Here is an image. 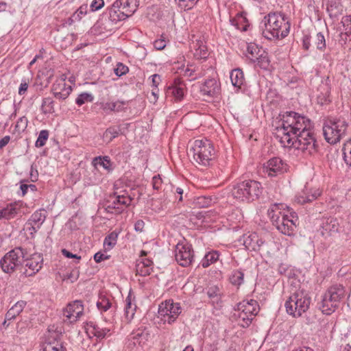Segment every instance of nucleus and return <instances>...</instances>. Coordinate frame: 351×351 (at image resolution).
<instances>
[{"mask_svg":"<svg viewBox=\"0 0 351 351\" xmlns=\"http://www.w3.org/2000/svg\"><path fill=\"white\" fill-rule=\"evenodd\" d=\"M281 116L282 124L276 127L274 132L281 145H289L291 136L313 129V123L308 117L295 112L287 111Z\"/></svg>","mask_w":351,"mask_h":351,"instance_id":"obj_1","label":"nucleus"},{"mask_svg":"<svg viewBox=\"0 0 351 351\" xmlns=\"http://www.w3.org/2000/svg\"><path fill=\"white\" fill-rule=\"evenodd\" d=\"M267 215L272 224L281 233L288 236L293 234L298 221V217L295 212L285 211L283 204H275L268 209Z\"/></svg>","mask_w":351,"mask_h":351,"instance_id":"obj_2","label":"nucleus"},{"mask_svg":"<svg viewBox=\"0 0 351 351\" xmlns=\"http://www.w3.org/2000/svg\"><path fill=\"white\" fill-rule=\"evenodd\" d=\"M263 34L268 40L284 38L289 33L291 23L286 14L271 12L264 17Z\"/></svg>","mask_w":351,"mask_h":351,"instance_id":"obj_3","label":"nucleus"},{"mask_svg":"<svg viewBox=\"0 0 351 351\" xmlns=\"http://www.w3.org/2000/svg\"><path fill=\"white\" fill-rule=\"evenodd\" d=\"M348 122L341 117H329L324 120L323 134L330 144H336L347 135Z\"/></svg>","mask_w":351,"mask_h":351,"instance_id":"obj_4","label":"nucleus"},{"mask_svg":"<svg viewBox=\"0 0 351 351\" xmlns=\"http://www.w3.org/2000/svg\"><path fill=\"white\" fill-rule=\"evenodd\" d=\"M284 147L294 148L305 156H311L318 151V144L313 129L306 130L302 133L291 137L289 145H281Z\"/></svg>","mask_w":351,"mask_h":351,"instance_id":"obj_5","label":"nucleus"},{"mask_svg":"<svg viewBox=\"0 0 351 351\" xmlns=\"http://www.w3.org/2000/svg\"><path fill=\"white\" fill-rule=\"evenodd\" d=\"M262 190L260 182L248 180L234 184L231 190V195L239 202H250L258 199Z\"/></svg>","mask_w":351,"mask_h":351,"instance_id":"obj_6","label":"nucleus"},{"mask_svg":"<svg viewBox=\"0 0 351 351\" xmlns=\"http://www.w3.org/2000/svg\"><path fill=\"white\" fill-rule=\"evenodd\" d=\"M190 152L195 162L204 167L210 166L215 159V150L213 144L206 138L195 140Z\"/></svg>","mask_w":351,"mask_h":351,"instance_id":"obj_7","label":"nucleus"},{"mask_svg":"<svg viewBox=\"0 0 351 351\" xmlns=\"http://www.w3.org/2000/svg\"><path fill=\"white\" fill-rule=\"evenodd\" d=\"M311 298L304 290L292 293L286 301L285 306L287 313L293 317H299L309 308Z\"/></svg>","mask_w":351,"mask_h":351,"instance_id":"obj_8","label":"nucleus"},{"mask_svg":"<svg viewBox=\"0 0 351 351\" xmlns=\"http://www.w3.org/2000/svg\"><path fill=\"white\" fill-rule=\"evenodd\" d=\"M27 256V250L21 247H17L6 253L0 261L2 270L7 274L23 269L25 258Z\"/></svg>","mask_w":351,"mask_h":351,"instance_id":"obj_9","label":"nucleus"},{"mask_svg":"<svg viewBox=\"0 0 351 351\" xmlns=\"http://www.w3.org/2000/svg\"><path fill=\"white\" fill-rule=\"evenodd\" d=\"M132 200V198L125 193L118 194L117 192H114L106 200L104 208L107 213L120 214L131 204Z\"/></svg>","mask_w":351,"mask_h":351,"instance_id":"obj_10","label":"nucleus"},{"mask_svg":"<svg viewBox=\"0 0 351 351\" xmlns=\"http://www.w3.org/2000/svg\"><path fill=\"white\" fill-rule=\"evenodd\" d=\"M182 313L180 303L168 300L159 305L158 314L164 323L172 324Z\"/></svg>","mask_w":351,"mask_h":351,"instance_id":"obj_11","label":"nucleus"},{"mask_svg":"<svg viewBox=\"0 0 351 351\" xmlns=\"http://www.w3.org/2000/svg\"><path fill=\"white\" fill-rule=\"evenodd\" d=\"M175 257L177 263L182 267H189L193 261L194 252L192 246L189 244L178 243L175 249Z\"/></svg>","mask_w":351,"mask_h":351,"instance_id":"obj_12","label":"nucleus"},{"mask_svg":"<svg viewBox=\"0 0 351 351\" xmlns=\"http://www.w3.org/2000/svg\"><path fill=\"white\" fill-rule=\"evenodd\" d=\"M43 258L40 254H34L29 258L26 256L23 264V269L21 273L25 276H32L38 272L43 267Z\"/></svg>","mask_w":351,"mask_h":351,"instance_id":"obj_13","label":"nucleus"},{"mask_svg":"<svg viewBox=\"0 0 351 351\" xmlns=\"http://www.w3.org/2000/svg\"><path fill=\"white\" fill-rule=\"evenodd\" d=\"M84 306L81 300H75L69 303L63 310V316L66 317L64 322L71 324L76 322L78 319L83 315Z\"/></svg>","mask_w":351,"mask_h":351,"instance_id":"obj_14","label":"nucleus"},{"mask_svg":"<svg viewBox=\"0 0 351 351\" xmlns=\"http://www.w3.org/2000/svg\"><path fill=\"white\" fill-rule=\"evenodd\" d=\"M264 168L269 176L275 177L286 172L287 165L281 158L274 157L267 162Z\"/></svg>","mask_w":351,"mask_h":351,"instance_id":"obj_15","label":"nucleus"},{"mask_svg":"<svg viewBox=\"0 0 351 351\" xmlns=\"http://www.w3.org/2000/svg\"><path fill=\"white\" fill-rule=\"evenodd\" d=\"M24 214L23 202H14L0 210V219L10 220L18 216L22 217Z\"/></svg>","mask_w":351,"mask_h":351,"instance_id":"obj_16","label":"nucleus"},{"mask_svg":"<svg viewBox=\"0 0 351 351\" xmlns=\"http://www.w3.org/2000/svg\"><path fill=\"white\" fill-rule=\"evenodd\" d=\"M71 86L67 85L64 79L56 81L51 87V92L53 96L60 100L66 99L71 94Z\"/></svg>","mask_w":351,"mask_h":351,"instance_id":"obj_17","label":"nucleus"},{"mask_svg":"<svg viewBox=\"0 0 351 351\" xmlns=\"http://www.w3.org/2000/svg\"><path fill=\"white\" fill-rule=\"evenodd\" d=\"M339 223L337 219L328 217L324 219L321 225V234L325 238L332 236L339 232Z\"/></svg>","mask_w":351,"mask_h":351,"instance_id":"obj_18","label":"nucleus"},{"mask_svg":"<svg viewBox=\"0 0 351 351\" xmlns=\"http://www.w3.org/2000/svg\"><path fill=\"white\" fill-rule=\"evenodd\" d=\"M317 103L320 106L328 105L331 102L330 86L326 82L319 85L316 95Z\"/></svg>","mask_w":351,"mask_h":351,"instance_id":"obj_19","label":"nucleus"},{"mask_svg":"<svg viewBox=\"0 0 351 351\" xmlns=\"http://www.w3.org/2000/svg\"><path fill=\"white\" fill-rule=\"evenodd\" d=\"M203 95L215 97L219 93L220 84L215 78L206 80L200 88Z\"/></svg>","mask_w":351,"mask_h":351,"instance_id":"obj_20","label":"nucleus"},{"mask_svg":"<svg viewBox=\"0 0 351 351\" xmlns=\"http://www.w3.org/2000/svg\"><path fill=\"white\" fill-rule=\"evenodd\" d=\"M265 243V241L259 238L258 235L255 232L244 237L243 245L249 250L259 251Z\"/></svg>","mask_w":351,"mask_h":351,"instance_id":"obj_21","label":"nucleus"},{"mask_svg":"<svg viewBox=\"0 0 351 351\" xmlns=\"http://www.w3.org/2000/svg\"><path fill=\"white\" fill-rule=\"evenodd\" d=\"M258 308V303L256 300L252 299L250 300H243L237 304L239 311H243L252 317L257 315Z\"/></svg>","mask_w":351,"mask_h":351,"instance_id":"obj_22","label":"nucleus"},{"mask_svg":"<svg viewBox=\"0 0 351 351\" xmlns=\"http://www.w3.org/2000/svg\"><path fill=\"white\" fill-rule=\"evenodd\" d=\"M320 195L318 189H309L307 187L295 196V202L300 204L311 202Z\"/></svg>","mask_w":351,"mask_h":351,"instance_id":"obj_23","label":"nucleus"},{"mask_svg":"<svg viewBox=\"0 0 351 351\" xmlns=\"http://www.w3.org/2000/svg\"><path fill=\"white\" fill-rule=\"evenodd\" d=\"M119 7L121 10L128 15L131 16L137 10L138 7V0H116L114 1V8Z\"/></svg>","mask_w":351,"mask_h":351,"instance_id":"obj_24","label":"nucleus"},{"mask_svg":"<svg viewBox=\"0 0 351 351\" xmlns=\"http://www.w3.org/2000/svg\"><path fill=\"white\" fill-rule=\"evenodd\" d=\"M153 262L146 258L138 259L136 264V274L141 276H149L152 271Z\"/></svg>","mask_w":351,"mask_h":351,"instance_id":"obj_25","label":"nucleus"},{"mask_svg":"<svg viewBox=\"0 0 351 351\" xmlns=\"http://www.w3.org/2000/svg\"><path fill=\"white\" fill-rule=\"evenodd\" d=\"M339 306V304L337 302H333V299L328 297L325 293L322 297L319 309L324 314L331 315Z\"/></svg>","mask_w":351,"mask_h":351,"instance_id":"obj_26","label":"nucleus"},{"mask_svg":"<svg viewBox=\"0 0 351 351\" xmlns=\"http://www.w3.org/2000/svg\"><path fill=\"white\" fill-rule=\"evenodd\" d=\"M184 84H183L180 79H176L174 81V84L169 86L167 90V93L171 95L176 101H181L184 95Z\"/></svg>","mask_w":351,"mask_h":351,"instance_id":"obj_27","label":"nucleus"},{"mask_svg":"<svg viewBox=\"0 0 351 351\" xmlns=\"http://www.w3.org/2000/svg\"><path fill=\"white\" fill-rule=\"evenodd\" d=\"M345 289L343 285H335L330 287L326 293L328 297H330L332 300L333 299V302H337L339 304V302L345 295Z\"/></svg>","mask_w":351,"mask_h":351,"instance_id":"obj_28","label":"nucleus"},{"mask_svg":"<svg viewBox=\"0 0 351 351\" xmlns=\"http://www.w3.org/2000/svg\"><path fill=\"white\" fill-rule=\"evenodd\" d=\"M136 309V304L132 302V294L130 292L125 298V306L124 308V315L127 322H130L134 318Z\"/></svg>","mask_w":351,"mask_h":351,"instance_id":"obj_29","label":"nucleus"},{"mask_svg":"<svg viewBox=\"0 0 351 351\" xmlns=\"http://www.w3.org/2000/svg\"><path fill=\"white\" fill-rule=\"evenodd\" d=\"M108 14L109 19L114 23H117V22L128 18V15H126L119 7L114 8V2L111 7L108 8Z\"/></svg>","mask_w":351,"mask_h":351,"instance_id":"obj_30","label":"nucleus"},{"mask_svg":"<svg viewBox=\"0 0 351 351\" xmlns=\"http://www.w3.org/2000/svg\"><path fill=\"white\" fill-rule=\"evenodd\" d=\"M126 104V102L124 101L117 100L114 102H106L103 104L101 106V108L106 113H109L111 112H119L124 111L125 108L124 106Z\"/></svg>","mask_w":351,"mask_h":351,"instance_id":"obj_31","label":"nucleus"},{"mask_svg":"<svg viewBox=\"0 0 351 351\" xmlns=\"http://www.w3.org/2000/svg\"><path fill=\"white\" fill-rule=\"evenodd\" d=\"M47 217V212L45 209H39L35 211L27 222V225H38L41 226Z\"/></svg>","mask_w":351,"mask_h":351,"instance_id":"obj_32","label":"nucleus"},{"mask_svg":"<svg viewBox=\"0 0 351 351\" xmlns=\"http://www.w3.org/2000/svg\"><path fill=\"white\" fill-rule=\"evenodd\" d=\"M26 302L24 301L17 302L12 308H10L5 314V320L3 324H5L6 320H12L19 315L23 310Z\"/></svg>","mask_w":351,"mask_h":351,"instance_id":"obj_33","label":"nucleus"},{"mask_svg":"<svg viewBox=\"0 0 351 351\" xmlns=\"http://www.w3.org/2000/svg\"><path fill=\"white\" fill-rule=\"evenodd\" d=\"M202 69L193 64L188 65L187 68L184 71L183 75L190 77V80H194L204 76Z\"/></svg>","mask_w":351,"mask_h":351,"instance_id":"obj_34","label":"nucleus"},{"mask_svg":"<svg viewBox=\"0 0 351 351\" xmlns=\"http://www.w3.org/2000/svg\"><path fill=\"white\" fill-rule=\"evenodd\" d=\"M92 163L95 167L97 165L103 167L108 172L113 170L112 163L108 156L95 157L93 158Z\"/></svg>","mask_w":351,"mask_h":351,"instance_id":"obj_35","label":"nucleus"},{"mask_svg":"<svg viewBox=\"0 0 351 351\" xmlns=\"http://www.w3.org/2000/svg\"><path fill=\"white\" fill-rule=\"evenodd\" d=\"M232 84L234 87L240 88L244 82V75L241 69H233L230 74Z\"/></svg>","mask_w":351,"mask_h":351,"instance_id":"obj_36","label":"nucleus"},{"mask_svg":"<svg viewBox=\"0 0 351 351\" xmlns=\"http://www.w3.org/2000/svg\"><path fill=\"white\" fill-rule=\"evenodd\" d=\"M219 253L218 251L213 250L205 254L204 258L201 261V265L204 268H206L210 266L211 264L215 263L217 261L219 260Z\"/></svg>","mask_w":351,"mask_h":351,"instance_id":"obj_37","label":"nucleus"},{"mask_svg":"<svg viewBox=\"0 0 351 351\" xmlns=\"http://www.w3.org/2000/svg\"><path fill=\"white\" fill-rule=\"evenodd\" d=\"M327 11L330 17L337 16L342 11L341 0H328Z\"/></svg>","mask_w":351,"mask_h":351,"instance_id":"obj_38","label":"nucleus"},{"mask_svg":"<svg viewBox=\"0 0 351 351\" xmlns=\"http://www.w3.org/2000/svg\"><path fill=\"white\" fill-rule=\"evenodd\" d=\"M263 51L262 49L259 48L257 45L254 43H250L247 47V58L252 62H256V59Z\"/></svg>","mask_w":351,"mask_h":351,"instance_id":"obj_39","label":"nucleus"},{"mask_svg":"<svg viewBox=\"0 0 351 351\" xmlns=\"http://www.w3.org/2000/svg\"><path fill=\"white\" fill-rule=\"evenodd\" d=\"M230 23L232 25L236 27L237 29L242 32L247 31V27L249 26L248 21L242 15H239L236 18L231 19Z\"/></svg>","mask_w":351,"mask_h":351,"instance_id":"obj_40","label":"nucleus"},{"mask_svg":"<svg viewBox=\"0 0 351 351\" xmlns=\"http://www.w3.org/2000/svg\"><path fill=\"white\" fill-rule=\"evenodd\" d=\"M43 351H66L62 343L57 339L46 341Z\"/></svg>","mask_w":351,"mask_h":351,"instance_id":"obj_41","label":"nucleus"},{"mask_svg":"<svg viewBox=\"0 0 351 351\" xmlns=\"http://www.w3.org/2000/svg\"><path fill=\"white\" fill-rule=\"evenodd\" d=\"M88 326L93 328V334L94 336L99 339L106 338L108 333L110 332V329L107 328H100L97 324L92 322L88 323Z\"/></svg>","mask_w":351,"mask_h":351,"instance_id":"obj_42","label":"nucleus"},{"mask_svg":"<svg viewBox=\"0 0 351 351\" xmlns=\"http://www.w3.org/2000/svg\"><path fill=\"white\" fill-rule=\"evenodd\" d=\"M229 281L232 285L239 287L244 281L243 272L240 269L233 270L230 275Z\"/></svg>","mask_w":351,"mask_h":351,"instance_id":"obj_43","label":"nucleus"},{"mask_svg":"<svg viewBox=\"0 0 351 351\" xmlns=\"http://www.w3.org/2000/svg\"><path fill=\"white\" fill-rule=\"evenodd\" d=\"M256 65L262 69L268 70L270 65V60L267 53L263 51L261 55L256 59Z\"/></svg>","mask_w":351,"mask_h":351,"instance_id":"obj_44","label":"nucleus"},{"mask_svg":"<svg viewBox=\"0 0 351 351\" xmlns=\"http://www.w3.org/2000/svg\"><path fill=\"white\" fill-rule=\"evenodd\" d=\"M41 110L44 114H52L55 112L54 101L50 97H46L43 99Z\"/></svg>","mask_w":351,"mask_h":351,"instance_id":"obj_45","label":"nucleus"},{"mask_svg":"<svg viewBox=\"0 0 351 351\" xmlns=\"http://www.w3.org/2000/svg\"><path fill=\"white\" fill-rule=\"evenodd\" d=\"M119 133L120 129L119 128L115 126L110 127L105 131L103 137L108 143H110L117 137Z\"/></svg>","mask_w":351,"mask_h":351,"instance_id":"obj_46","label":"nucleus"},{"mask_svg":"<svg viewBox=\"0 0 351 351\" xmlns=\"http://www.w3.org/2000/svg\"><path fill=\"white\" fill-rule=\"evenodd\" d=\"M194 47L195 48V56L197 58L206 59L207 58L208 51L206 47L203 45L201 40H197Z\"/></svg>","mask_w":351,"mask_h":351,"instance_id":"obj_47","label":"nucleus"},{"mask_svg":"<svg viewBox=\"0 0 351 351\" xmlns=\"http://www.w3.org/2000/svg\"><path fill=\"white\" fill-rule=\"evenodd\" d=\"M87 5H81L77 11L72 14V16L69 18V23L71 24L76 21H79L81 20L83 15H85L87 12Z\"/></svg>","mask_w":351,"mask_h":351,"instance_id":"obj_48","label":"nucleus"},{"mask_svg":"<svg viewBox=\"0 0 351 351\" xmlns=\"http://www.w3.org/2000/svg\"><path fill=\"white\" fill-rule=\"evenodd\" d=\"M96 304L98 309L105 312L112 307V303L110 299L105 295H100Z\"/></svg>","mask_w":351,"mask_h":351,"instance_id":"obj_49","label":"nucleus"},{"mask_svg":"<svg viewBox=\"0 0 351 351\" xmlns=\"http://www.w3.org/2000/svg\"><path fill=\"white\" fill-rule=\"evenodd\" d=\"M254 317H250V315L243 311H239L238 315L239 325L242 328H247L252 323Z\"/></svg>","mask_w":351,"mask_h":351,"instance_id":"obj_50","label":"nucleus"},{"mask_svg":"<svg viewBox=\"0 0 351 351\" xmlns=\"http://www.w3.org/2000/svg\"><path fill=\"white\" fill-rule=\"evenodd\" d=\"M313 42L319 51H324L326 49V39L322 32H319L315 35Z\"/></svg>","mask_w":351,"mask_h":351,"instance_id":"obj_51","label":"nucleus"},{"mask_svg":"<svg viewBox=\"0 0 351 351\" xmlns=\"http://www.w3.org/2000/svg\"><path fill=\"white\" fill-rule=\"evenodd\" d=\"M178 6L184 10L192 9L199 1V0H175Z\"/></svg>","mask_w":351,"mask_h":351,"instance_id":"obj_52","label":"nucleus"},{"mask_svg":"<svg viewBox=\"0 0 351 351\" xmlns=\"http://www.w3.org/2000/svg\"><path fill=\"white\" fill-rule=\"evenodd\" d=\"M94 97L92 94L88 93H82L75 99V103L77 106H81L86 102H92Z\"/></svg>","mask_w":351,"mask_h":351,"instance_id":"obj_53","label":"nucleus"},{"mask_svg":"<svg viewBox=\"0 0 351 351\" xmlns=\"http://www.w3.org/2000/svg\"><path fill=\"white\" fill-rule=\"evenodd\" d=\"M215 202V199L210 196H200L196 199V204L199 207L206 208L211 206Z\"/></svg>","mask_w":351,"mask_h":351,"instance_id":"obj_54","label":"nucleus"},{"mask_svg":"<svg viewBox=\"0 0 351 351\" xmlns=\"http://www.w3.org/2000/svg\"><path fill=\"white\" fill-rule=\"evenodd\" d=\"M117 234L111 232L104 239V245L107 250H111L117 243Z\"/></svg>","mask_w":351,"mask_h":351,"instance_id":"obj_55","label":"nucleus"},{"mask_svg":"<svg viewBox=\"0 0 351 351\" xmlns=\"http://www.w3.org/2000/svg\"><path fill=\"white\" fill-rule=\"evenodd\" d=\"M49 137V131L46 130H41L39 133L38 137L35 143L36 147H41L46 143Z\"/></svg>","mask_w":351,"mask_h":351,"instance_id":"obj_56","label":"nucleus"},{"mask_svg":"<svg viewBox=\"0 0 351 351\" xmlns=\"http://www.w3.org/2000/svg\"><path fill=\"white\" fill-rule=\"evenodd\" d=\"M341 23L343 24L346 35L351 38V15H347L342 18Z\"/></svg>","mask_w":351,"mask_h":351,"instance_id":"obj_57","label":"nucleus"},{"mask_svg":"<svg viewBox=\"0 0 351 351\" xmlns=\"http://www.w3.org/2000/svg\"><path fill=\"white\" fill-rule=\"evenodd\" d=\"M129 72V68L122 62H118L114 69V74L118 77L126 75Z\"/></svg>","mask_w":351,"mask_h":351,"instance_id":"obj_58","label":"nucleus"},{"mask_svg":"<svg viewBox=\"0 0 351 351\" xmlns=\"http://www.w3.org/2000/svg\"><path fill=\"white\" fill-rule=\"evenodd\" d=\"M28 123L27 118L25 116L21 117L16 122L15 130L18 132H23L26 129Z\"/></svg>","mask_w":351,"mask_h":351,"instance_id":"obj_59","label":"nucleus"},{"mask_svg":"<svg viewBox=\"0 0 351 351\" xmlns=\"http://www.w3.org/2000/svg\"><path fill=\"white\" fill-rule=\"evenodd\" d=\"M207 295L211 299L218 297L219 295V289L216 286L209 287L207 290Z\"/></svg>","mask_w":351,"mask_h":351,"instance_id":"obj_60","label":"nucleus"},{"mask_svg":"<svg viewBox=\"0 0 351 351\" xmlns=\"http://www.w3.org/2000/svg\"><path fill=\"white\" fill-rule=\"evenodd\" d=\"M104 5V0H93L90 4V8L92 11H97L102 8Z\"/></svg>","mask_w":351,"mask_h":351,"instance_id":"obj_61","label":"nucleus"},{"mask_svg":"<svg viewBox=\"0 0 351 351\" xmlns=\"http://www.w3.org/2000/svg\"><path fill=\"white\" fill-rule=\"evenodd\" d=\"M162 180L160 175H157L152 178L153 188L156 190H158L162 184Z\"/></svg>","mask_w":351,"mask_h":351,"instance_id":"obj_62","label":"nucleus"},{"mask_svg":"<svg viewBox=\"0 0 351 351\" xmlns=\"http://www.w3.org/2000/svg\"><path fill=\"white\" fill-rule=\"evenodd\" d=\"M154 47L157 50H162L166 47V41L162 38L156 40L154 43Z\"/></svg>","mask_w":351,"mask_h":351,"instance_id":"obj_63","label":"nucleus"},{"mask_svg":"<svg viewBox=\"0 0 351 351\" xmlns=\"http://www.w3.org/2000/svg\"><path fill=\"white\" fill-rule=\"evenodd\" d=\"M343 158L346 163L351 166V148H344Z\"/></svg>","mask_w":351,"mask_h":351,"instance_id":"obj_64","label":"nucleus"}]
</instances>
